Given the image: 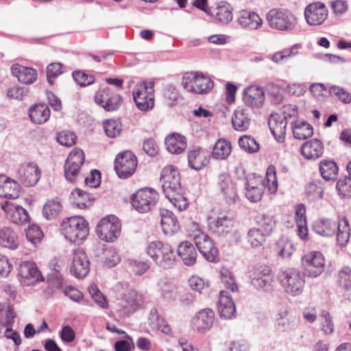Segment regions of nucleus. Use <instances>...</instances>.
Instances as JSON below:
<instances>
[{"label": "nucleus", "instance_id": "obj_1", "mask_svg": "<svg viewBox=\"0 0 351 351\" xmlns=\"http://www.w3.org/2000/svg\"><path fill=\"white\" fill-rule=\"evenodd\" d=\"M178 170L173 166H167L161 172L160 181L166 197L180 211L185 208L186 204L182 200V189Z\"/></svg>", "mask_w": 351, "mask_h": 351}, {"label": "nucleus", "instance_id": "obj_2", "mask_svg": "<svg viewBox=\"0 0 351 351\" xmlns=\"http://www.w3.org/2000/svg\"><path fill=\"white\" fill-rule=\"evenodd\" d=\"M245 185V196L251 202H258L261 199L265 186L271 193H274L278 189L275 167L269 166L264 180L261 176H253L247 180Z\"/></svg>", "mask_w": 351, "mask_h": 351}, {"label": "nucleus", "instance_id": "obj_3", "mask_svg": "<svg viewBox=\"0 0 351 351\" xmlns=\"http://www.w3.org/2000/svg\"><path fill=\"white\" fill-rule=\"evenodd\" d=\"M314 232L323 237H331L337 230V241L341 245H346L350 234V228L346 217L339 219L338 223L328 219H318L313 222Z\"/></svg>", "mask_w": 351, "mask_h": 351}, {"label": "nucleus", "instance_id": "obj_4", "mask_svg": "<svg viewBox=\"0 0 351 351\" xmlns=\"http://www.w3.org/2000/svg\"><path fill=\"white\" fill-rule=\"evenodd\" d=\"M147 254L158 265L163 268L171 267L176 257L171 247L159 241L148 242L145 247Z\"/></svg>", "mask_w": 351, "mask_h": 351}, {"label": "nucleus", "instance_id": "obj_5", "mask_svg": "<svg viewBox=\"0 0 351 351\" xmlns=\"http://www.w3.org/2000/svg\"><path fill=\"white\" fill-rule=\"evenodd\" d=\"M266 20L272 29L291 32L297 25V18L287 9L274 8L266 14Z\"/></svg>", "mask_w": 351, "mask_h": 351}, {"label": "nucleus", "instance_id": "obj_6", "mask_svg": "<svg viewBox=\"0 0 351 351\" xmlns=\"http://www.w3.org/2000/svg\"><path fill=\"white\" fill-rule=\"evenodd\" d=\"M62 230L65 237L71 242L79 243L88 234V222L81 216H73L64 219Z\"/></svg>", "mask_w": 351, "mask_h": 351}, {"label": "nucleus", "instance_id": "obj_7", "mask_svg": "<svg viewBox=\"0 0 351 351\" xmlns=\"http://www.w3.org/2000/svg\"><path fill=\"white\" fill-rule=\"evenodd\" d=\"M278 279L285 291L291 296L299 295L304 290V276L295 269L289 268L280 272Z\"/></svg>", "mask_w": 351, "mask_h": 351}, {"label": "nucleus", "instance_id": "obj_8", "mask_svg": "<svg viewBox=\"0 0 351 351\" xmlns=\"http://www.w3.org/2000/svg\"><path fill=\"white\" fill-rule=\"evenodd\" d=\"M182 86L188 92L204 94L213 88V82L202 73L191 72L186 73L182 77Z\"/></svg>", "mask_w": 351, "mask_h": 351}, {"label": "nucleus", "instance_id": "obj_9", "mask_svg": "<svg viewBox=\"0 0 351 351\" xmlns=\"http://www.w3.org/2000/svg\"><path fill=\"white\" fill-rule=\"evenodd\" d=\"M159 195L151 188L138 190L131 197L132 207L140 213L150 211L156 204Z\"/></svg>", "mask_w": 351, "mask_h": 351}, {"label": "nucleus", "instance_id": "obj_10", "mask_svg": "<svg viewBox=\"0 0 351 351\" xmlns=\"http://www.w3.org/2000/svg\"><path fill=\"white\" fill-rule=\"evenodd\" d=\"M285 109L283 114H272L268 120L270 130L279 143L284 142L285 139L288 116L291 118L297 114L296 110L291 106L285 107Z\"/></svg>", "mask_w": 351, "mask_h": 351}, {"label": "nucleus", "instance_id": "obj_11", "mask_svg": "<svg viewBox=\"0 0 351 351\" xmlns=\"http://www.w3.org/2000/svg\"><path fill=\"white\" fill-rule=\"evenodd\" d=\"M95 232L100 239L113 242L121 234L120 221L112 215L104 217L98 223Z\"/></svg>", "mask_w": 351, "mask_h": 351}, {"label": "nucleus", "instance_id": "obj_12", "mask_svg": "<svg viewBox=\"0 0 351 351\" xmlns=\"http://www.w3.org/2000/svg\"><path fill=\"white\" fill-rule=\"evenodd\" d=\"M154 82H143L138 84L133 90V98L136 106L141 110L152 109L154 104Z\"/></svg>", "mask_w": 351, "mask_h": 351}, {"label": "nucleus", "instance_id": "obj_13", "mask_svg": "<svg viewBox=\"0 0 351 351\" xmlns=\"http://www.w3.org/2000/svg\"><path fill=\"white\" fill-rule=\"evenodd\" d=\"M85 160L84 152L80 149H73L69 154L64 164V176L71 183L77 182L80 178V168Z\"/></svg>", "mask_w": 351, "mask_h": 351}, {"label": "nucleus", "instance_id": "obj_14", "mask_svg": "<svg viewBox=\"0 0 351 351\" xmlns=\"http://www.w3.org/2000/svg\"><path fill=\"white\" fill-rule=\"evenodd\" d=\"M301 261L302 269L308 277L316 278L324 269L325 258L320 252H308L302 257Z\"/></svg>", "mask_w": 351, "mask_h": 351}, {"label": "nucleus", "instance_id": "obj_15", "mask_svg": "<svg viewBox=\"0 0 351 351\" xmlns=\"http://www.w3.org/2000/svg\"><path fill=\"white\" fill-rule=\"evenodd\" d=\"M251 284L257 290L270 292L276 285L275 277L269 267L261 266L252 274Z\"/></svg>", "mask_w": 351, "mask_h": 351}, {"label": "nucleus", "instance_id": "obj_16", "mask_svg": "<svg viewBox=\"0 0 351 351\" xmlns=\"http://www.w3.org/2000/svg\"><path fill=\"white\" fill-rule=\"evenodd\" d=\"M216 187L228 204H235L239 200L237 184L229 173L223 172L218 175Z\"/></svg>", "mask_w": 351, "mask_h": 351}, {"label": "nucleus", "instance_id": "obj_17", "mask_svg": "<svg viewBox=\"0 0 351 351\" xmlns=\"http://www.w3.org/2000/svg\"><path fill=\"white\" fill-rule=\"evenodd\" d=\"M137 158L130 151L119 153L114 160V169L120 178H128L135 171Z\"/></svg>", "mask_w": 351, "mask_h": 351}, {"label": "nucleus", "instance_id": "obj_18", "mask_svg": "<svg viewBox=\"0 0 351 351\" xmlns=\"http://www.w3.org/2000/svg\"><path fill=\"white\" fill-rule=\"evenodd\" d=\"M18 278L24 286H29L44 280L37 265L32 261L21 263L19 268Z\"/></svg>", "mask_w": 351, "mask_h": 351}, {"label": "nucleus", "instance_id": "obj_19", "mask_svg": "<svg viewBox=\"0 0 351 351\" xmlns=\"http://www.w3.org/2000/svg\"><path fill=\"white\" fill-rule=\"evenodd\" d=\"M328 15L326 6L319 1L309 3L304 10L305 20L311 26L322 25L327 19Z\"/></svg>", "mask_w": 351, "mask_h": 351}, {"label": "nucleus", "instance_id": "obj_20", "mask_svg": "<svg viewBox=\"0 0 351 351\" xmlns=\"http://www.w3.org/2000/svg\"><path fill=\"white\" fill-rule=\"evenodd\" d=\"M16 177L23 186H32L40 180V171L35 163L23 164L17 170Z\"/></svg>", "mask_w": 351, "mask_h": 351}, {"label": "nucleus", "instance_id": "obj_21", "mask_svg": "<svg viewBox=\"0 0 351 351\" xmlns=\"http://www.w3.org/2000/svg\"><path fill=\"white\" fill-rule=\"evenodd\" d=\"M193 239L197 248L202 256L208 261H215L218 250L210 237L204 232H198L194 234Z\"/></svg>", "mask_w": 351, "mask_h": 351}, {"label": "nucleus", "instance_id": "obj_22", "mask_svg": "<svg viewBox=\"0 0 351 351\" xmlns=\"http://www.w3.org/2000/svg\"><path fill=\"white\" fill-rule=\"evenodd\" d=\"M90 270V262L85 252L82 249L75 250L71 266V274L77 278H83Z\"/></svg>", "mask_w": 351, "mask_h": 351}, {"label": "nucleus", "instance_id": "obj_23", "mask_svg": "<svg viewBox=\"0 0 351 351\" xmlns=\"http://www.w3.org/2000/svg\"><path fill=\"white\" fill-rule=\"evenodd\" d=\"M237 21L242 28L250 31L260 29L263 25L259 14L248 10H241L238 13Z\"/></svg>", "mask_w": 351, "mask_h": 351}, {"label": "nucleus", "instance_id": "obj_24", "mask_svg": "<svg viewBox=\"0 0 351 351\" xmlns=\"http://www.w3.org/2000/svg\"><path fill=\"white\" fill-rule=\"evenodd\" d=\"M214 321V311L208 308L200 310L192 320L193 328L202 334L206 333L211 328Z\"/></svg>", "mask_w": 351, "mask_h": 351}, {"label": "nucleus", "instance_id": "obj_25", "mask_svg": "<svg viewBox=\"0 0 351 351\" xmlns=\"http://www.w3.org/2000/svg\"><path fill=\"white\" fill-rule=\"evenodd\" d=\"M265 99V91L262 87L250 86L243 91L244 103L252 108H258L263 106Z\"/></svg>", "mask_w": 351, "mask_h": 351}, {"label": "nucleus", "instance_id": "obj_26", "mask_svg": "<svg viewBox=\"0 0 351 351\" xmlns=\"http://www.w3.org/2000/svg\"><path fill=\"white\" fill-rule=\"evenodd\" d=\"M234 221L232 217L223 215L210 219L208 228L213 232L219 236H225L230 233L234 227Z\"/></svg>", "mask_w": 351, "mask_h": 351}, {"label": "nucleus", "instance_id": "obj_27", "mask_svg": "<svg viewBox=\"0 0 351 351\" xmlns=\"http://www.w3.org/2000/svg\"><path fill=\"white\" fill-rule=\"evenodd\" d=\"M210 160V154L201 147H195L188 153L189 167L195 170H200L206 166Z\"/></svg>", "mask_w": 351, "mask_h": 351}, {"label": "nucleus", "instance_id": "obj_28", "mask_svg": "<svg viewBox=\"0 0 351 351\" xmlns=\"http://www.w3.org/2000/svg\"><path fill=\"white\" fill-rule=\"evenodd\" d=\"M143 301L141 295L134 290H128L119 304L121 306L120 311L128 315L132 313L141 305Z\"/></svg>", "mask_w": 351, "mask_h": 351}, {"label": "nucleus", "instance_id": "obj_29", "mask_svg": "<svg viewBox=\"0 0 351 351\" xmlns=\"http://www.w3.org/2000/svg\"><path fill=\"white\" fill-rule=\"evenodd\" d=\"M160 215L161 217L160 224L162 231L166 235L174 234L179 230L180 224L177 217L173 212L165 208H161Z\"/></svg>", "mask_w": 351, "mask_h": 351}, {"label": "nucleus", "instance_id": "obj_30", "mask_svg": "<svg viewBox=\"0 0 351 351\" xmlns=\"http://www.w3.org/2000/svg\"><path fill=\"white\" fill-rule=\"evenodd\" d=\"M217 307L221 317L227 319H232L235 317V304L231 297L228 295L226 291H220Z\"/></svg>", "mask_w": 351, "mask_h": 351}, {"label": "nucleus", "instance_id": "obj_31", "mask_svg": "<svg viewBox=\"0 0 351 351\" xmlns=\"http://www.w3.org/2000/svg\"><path fill=\"white\" fill-rule=\"evenodd\" d=\"M21 186L15 180L0 176V196L9 199H15L19 196Z\"/></svg>", "mask_w": 351, "mask_h": 351}, {"label": "nucleus", "instance_id": "obj_32", "mask_svg": "<svg viewBox=\"0 0 351 351\" xmlns=\"http://www.w3.org/2000/svg\"><path fill=\"white\" fill-rule=\"evenodd\" d=\"M323 153L324 145L317 138L305 142L301 147L302 155L308 160H316L321 157Z\"/></svg>", "mask_w": 351, "mask_h": 351}, {"label": "nucleus", "instance_id": "obj_33", "mask_svg": "<svg viewBox=\"0 0 351 351\" xmlns=\"http://www.w3.org/2000/svg\"><path fill=\"white\" fill-rule=\"evenodd\" d=\"M11 72L20 82L25 84H32L37 79V71L31 67L16 64L12 66Z\"/></svg>", "mask_w": 351, "mask_h": 351}, {"label": "nucleus", "instance_id": "obj_34", "mask_svg": "<svg viewBox=\"0 0 351 351\" xmlns=\"http://www.w3.org/2000/svg\"><path fill=\"white\" fill-rule=\"evenodd\" d=\"M165 145L169 152L180 154L186 149L187 143L185 136L178 133H172L166 137Z\"/></svg>", "mask_w": 351, "mask_h": 351}, {"label": "nucleus", "instance_id": "obj_35", "mask_svg": "<svg viewBox=\"0 0 351 351\" xmlns=\"http://www.w3.org/2000/svg\"><path fill=\"white\" fill-rule=\"evenodd\" d=\"M1 208L5 212L10 214V219L14 223L21 224L28 222L29 217L27 210L21 206H14L8 202L1 204Z\"/></svg>", "mask_w": 351, "mask_h": 351}, {"label": "nucleus", "instance_id": "obj_36", "mask_svg": "<svg viewBox=\"0 0 351 351\" xmlns=\"http://www.w3.org/2000/svg\"><path fill=\"white\" fill-rule=\"evenodd\" d=\"M178 254L187 266H191L196 262L197 254L195 247L189 241L180 243L178 247Z\"/></svg>", "mask_w": 351, "mask_h": 351}, {"label": "nucleus", "instance_id": "obj_37", "mask_svg": "<svg viewBox=\"0 0 351 351\" xmlns=\"http://www.w3.org/2000/svg\"><path fill=\"white\" fill-rule=\"evenodd\" d=\"M232 123L234 130L244 132L250 125V114L247 110L243 108H238L234 110L232 117Z\"/></svg>", "mask_w": 351, "mask_h": 351}, {"label": "nucleus", "instance_id": "obj_38", "mask_svg": "<svg viewBox=\"0 0 351 351\" xmlns=\"http://www.w3.org/2000/svg\"><path fill=\"white\" fill-rule=\"evenodd\" d=\"M29 116L33 123L43 124L49 119L50 110L45 104H36L29 108Z\"/></svg>", "mask_w": 351, "mask_h": 351}, {"label": "nucleus", "instance_id": "obj_39", "mask_svg": "<svg viewBox=\"0 0 351 351\" xmlns=\"http://www.w3.org/2000/svg\"><path fill=\"white\" fill-rule=\"evenodd\" d=\"M275 327L281 332H288L293 328V322L288 310L282 308L278 311L275 317Z\"/></svg>", "mask_w": 351, "mask_h": 351}, {"label": "nucleus", "instance_id": "obj_40", "mask_svg": "<svg viewBox=\"0 0 351 351\" xmlns=\"http://www.w3.org/2000/svg\"><path fill=\"white\" fill-rule=\"evenodd\" d=\"M291 127L293 136L299 140H304L313 134V127L308 123L303 121L291 122Z\"/></svg>", "mask_w": 351, "mask_h": 351}, {"label": "nucleus", "instance_id": "obj_41", "mask_svg": "<svg viewBox=\"0 0 351 351\" xmlns=\"http://www.w3.org/2000/svg\"><path fill=\"white\" fill-rule=\"evenodd\" d=\"M19 245L16 234L10 228L0 229V245L15 250Z\"/></svg>", "mask_w": 351, "mask_h": 351}, {"label": "nucleus", "instance_id": "obj_42", "mask_svg": "<svg viewBox=\"0 0 351 351\" xmlns=\"http://www.w3.org/2000/svg\"><path fill=\"white\" fill-rule=\"evenodd\" d=\"M254 222L258 226L257 228L270 235L275 226L276 221L274 216L268 214H258L254 217Z\"/></svg>", "mask_w": 351, "mask_h": 351}, {"label": "nucleus", "instance_id": "obj_43", "mask_svg": "<svg viewBox=\"0 0 351 351\" xmlns=\"http://www.w3.org/2000/svg\"><path fill=\"white\" fill-rule=\"evenodd\" d=\"M319 171L325 180L334 181L337 179L339 168L334 161L324 160L319 163Z\"/></svg>", "mask_w": 351, "mask_h": 351}, {"label": "nucleus", "instance_id": "obj_44", "mask_svg": "<svg viewBox=\"0 0 351 351\" xmlns=\"http://www.w3.org/2000/svg\"><path fill=\"white\" fill-rule=\"evenodd\" d=\"M232 152V146L230 141L223 138L219 139L213 149L212 156L214 158L226 159Z\"/></svg>", "mask_w": 351, "mask_h": 351}, {"label": "nucleus", "instance_id": "obj_45", "mask_svg": "<svg viewBox=\"0 0 351 351\" xmlns=\"http://www.w3.org/2000/svg\"><path fill=\"white\" fill-rule=\"evenodd\" d=\"M339 285L343 290L344 295L351 300V269L344 267L339 274Z\"/></svg>", "mask_w": 351, "mask_h": 351}, {"label": "nucleus", "instance_id": "obj_46", "mask_svg": "<svg viewBox=\"0 0 351 351\" xmlns=\"http://www.w3.org/2000/svg\"><path fill=\"white\" fill-rule=\"evenodd\" d=\"M16 314L12 306L6 303H0V324L4 327L12 326Z\"/></svg>", "mask_w": 351, "mask_h": 351}, {"label": "nucleus", "instance_id": "obj_47", "mask_svg": "<svg viewBox=\"0 0 351 351\" xmlns=\"http://www.w3.org/2000/svg\"><path fill=\"white\" fill-rule=\"evenodd\" d=\"M268 236V234H265L261 230L252 228L247 231V239L252 247H260L263 246Z\"/></svg>", "mask_w": 351, "mask_h": 351}, {"label": "nucleus", "instance_id": "obj_48", "mask_svg": "<svg viewBox=\"0 0 351 351\" xmlns=\"http://www.w3.org/2000/svg\"><path fill=\"white\" fill-rule=\"evenodd\" d=\"M215 19L223 24H227L232 20V8L230 4L224 3L219 5L215 13Z\"/></svg>", "mask_w": 351, "mask_h": 351}, {"label": "nucleus", "instance_id": "obj_49", "mask_svg": "<svg viewBox=\"0 0 351 351\" xmlns=\"http://www.w3.org/2000/svg\"><path fill=\"white\" fill-rule=\"evenodd\" d=\"M62 208V204L58 199L48 200L43 206V215L47 219H53L59 215Z\"/></svg>", "mask_w": 351, "mask_h": 351}, {"label": "nucleus", "instance_id": "obj_50", "mask_svg": "<svg viewBox=\"0 0 351 351\" xmlns=\"http://www.w3.org/2000/svg\"><path fill=\"white\" fill-rule=\"evenodd\" d=\"M324 189L320 182H313L306 187V195L309 201L314 202L322 198Z\"/></svg>", "mask_w": 351, "mask_h": 351}, {"label": "nucleus", "instance_id": "obj_51", "mask_svg": "<svg viewBox=\"0 0 351 351\" xmlns=\"http://www.w3.org/2000/svg\"><path fill=\"white\" fill-rule=\"evenodd\" d=\"M319 326L322 332L326 335H331L335 330L332 317L326 310H323L319 315Z\"/></svg>", "mask_w": 351, "mask_h": 351}, {"label": "nucleus", "instance_id": "obj_52", "mask_svg": "<svg viewBox=\"0 0 351 351\" xmlns=\"http://www.w3.org/2000/svg\"><path fill=\"white\" fill-rule=\"evenodd\" d=\"M268 97L274 104H279L283 99L282 88L274 83H268L265 87Z\"/></svg>", "mask_w": 351, "mask_h": 351}, {"label": "nucleus", "instance_id": "obj_53", "mask_svg": "<svg viewBox=\"0 0 351 351\" xmlns=\"http://www.w3.org/2000/svg\"><path fill=\"white\" fill-rule=\"evenodd\" d=\"M278 254L282 258H289L294 252L293 243L286 238H281L277 243Z\"/></svg>", "mask_w": 351, "mask_h": 351}, {"label": "nucleus", "instance_id": "obj_54", "mask_svg": "<svg viewBox=\"0 0 351 351\" xmlns=\"http://www.w3.org/2000/svg\"><path fill=\"white\" fill-rule=\"evenodd\" d=\"M239 144L243 150L249 153L257 152L260 149V145L257 141L249 135L241 136L239 139Z\"/></svg>", "mask_w": 351, "mask_h": 351}, {"label": "nucleus", "instance_id": "obj_55", "mask_svg": "<svg viewBox=\"0 0 351 351\" xmlns=\"http://www.w3.org/2000/svg\"><path fill=\"white\" fill-rule=\"evenodd\" d=\"M221 281L224 286L232 292L238 291L233 274L227 268H222L220 271Z\"/></svg>", "mask_w": 351, "mask_h": 351}, {"label": "nucleus", "instance_id": "obj_56", "mask_svg": "<svg viewBox=\"0 0 351 351\" xmlns=\"http://www.w3.org/2000/svg\"><path fill=\"white\" fill-rule=\"evenodd\" d=\"M300 47V45H294L289 49H285L282 51L275 53L271 56L274 62L278 64L282 61L295 56L298 53V49Z\"/></svg>", "mask_w": 351, "mask_h": 351}, {"label": "nucleus", "instance_id": "obj_57", "mask_svg": "<svg viewBox=\"0 0 351 351\" xmlns=\"http://www.w3.org/2000/svg\"><path fill=\"white\" fill-rule=\"evenodd\" d=\"M26 237L30 243L36 246L40 243L43 233L39 226L32 224L26 230Z\"/></svg>", "mask_w": 351, "mask_h": 351}, {"label": "nucleus", "instance_id": "obj_58", "mask_svg": "<svg viewBox=\"0 0 351 351\" xmlns=\"http://www.w3.org/2000/svg\"><path fill=\"white\" fill-rule=\"evenodd\" d=\"M72 195L75 199L76 205L79 208H84L90 205L91 199L88 193L76 188L73 191Z\"/></svg>", "mask_w": 351, "mask_h": 351}, {"label": "nucleus", "instance_id": "obj_59", "mask_svg": "<svg viewBox=\"0 0 351 351\" xmlns=\"http://www.w3.org/2000/svg\"><path fill=\"white\" fill-rule=\"evenodd\" d=\"M104 128L108 137L114 138L120 134L121 124L115 120H107L104 122Z\"/></svg>", "mask_w": 351, "mask_h": 351}, {"label": "nucleus", "instance_id": "obj_60", "mask_svg": "<svg viewBox=\"0 0 351 351\" xmlns=\"http://www.w3.org/2000/svg\"><path fill=\"white\" fill-rule=\"evenodd\" d=\"M57 141L62 145L71 147L75 143V134L68 130H64L57 134Z\"/></svg>", "mask_w": 351, "mask_h": 351}, {"label": "nucleus", "instance_id": "obj_61", "mask_svg": "<svg viewBox=\"0 0 351 351\" xmlns=\"http://www.w3.org/2000/svg\"><path fill=\"white\" fill-rule=\"evenodd\" d=\"M328 91L331 95H335L343 104L351 102V93L341 86H331Z\"/></svg>", "mask_w": 351, "mask_h": 351}, {"label": "nucleus", "instance_id": "obj_62", "mask_svg": "<svg viewBox=\"0 0 351 351\" xmlns=\"http://www.w3.org/2000/svg\"><path fill=\"white\" fill-rule=\"evenodd\" d=\"M337 190L342 197H351V178L346 176L339 180L336 185Z\"/></svg>", "mask_w": 351, "mask_h": 351}, {"label": "nucleus", "instance_id": "obj_63", "mask_svg": "<svg viewBox=\"0 0 351 351\" xmlns=\"http://www.w3.org/2000/svg\"><path fill=\"white\" fill-rule=\"evenodd\" d=\"M75 81L80 86H85L94 82L95 78L93 75H88L82 71H75L73 73Z\"/></svg>", "mask_w": 351, "mask_h": 351}, {"label": "nucleus", "instance_id": "obj_64", "mask_svg": "<svg viewBox=\"0 0 351 351\" xmlns=\"http://www.w3.org/2000/svg\"><path fill=\"white\" fill-rule=\"evenodd\" d=\"M121 103V96L118 94H113L112 93L109 99L107 100L106 103H105L104 108L106 111H114L119 108Z\"/></svg>", "mask_w": 351, "mask_h": 351}]
</instances>
